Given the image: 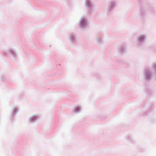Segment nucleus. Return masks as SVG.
I'll use <instances>...</instances> for the list:
<instances>
[{"label": "nucleus", "instance_id": "1", "mask_svg": "<svg viewBox=\"0 0 156 156\" xmlns=\"http://www.w3.org/2000/svg\"><path fill=\"white\" fill-rule=\"evenodd\" d=\"M36 119V117L35 116H33V117H32L31 118V120H32V121H33L35 119Z\"/></svg>", "mask_w": 156, "mask_h": 156}, {"label": "nucleus", "instance_id": "2", "mask_svg": "<svg viewBox=\"0 0 156 156\" xmlns=\"http://www.w3.org/2000/svg\"><path fill=\"white\" fill-rule=\"evenodd\" d=\"M144 38V36H142L140 37V40H141L142 39H143Z\"/></svg>", "mask_w": 156, "mask_h": 156}]
</instances>
